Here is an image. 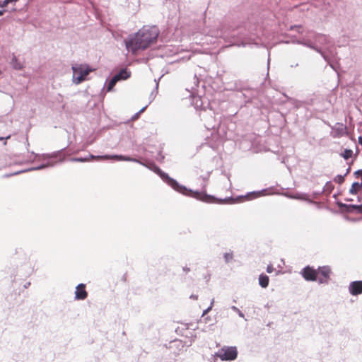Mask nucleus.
<instances>
[{
  "mask_svg": "<svg viewBox=\"0 0 362 362\" xmlns=\"http://www.w3.org/2000/svg\"><path fill=\"white\" fill-rule=\"evenodd\" d=\"M349 172H350V168L347 169L346 173V174H345L344 175H339L336 176V177H334V182H337V183H338V184H339V185L342 184V183L344 182V177H345L348 173H349Z\"/></svg>",
  "mask_w": 362,
  "mask_h": 362,
  "instance_id": "2eb2a0df",
  "label": "nucleus"
},
{
  "mask_svg": "<svg viewBox=\"0 0 362 362\" xmlns=\"http://www.w3.org/2000/svg\"><path fill=\"white\" fill-rule=\"evenodd\" d=\"M302 275L306 281H316L317 279V270L308 266L302 271Z\"/></svg>",
  "mask_w": 362,
  "mask_h": 362,
  "instance_id": "0eeeda50",
  "label": "nucleus"
},
{
  "mask_svg": "<svg viewBox=\"0 0 362 362\" xmlns=\"http://www.w3.org/2000/svg\"><path fill=\"white\" fill-rule=\"evenodd\" d=\"M331 269L328 266H324L319 267L317 270V279L320 284L327 283L329 279V275L331 274Z\"/></svg>",
  "mask_w": 362,
  "mask_h": 362,
  "instance_id": "39448f33",
  "label": "nucleus"
},
{
  "mask_svg": "<svg viewBox=\"0 0 362 362\" xmlns=\"http://www.w3.org/2000/svg\"><path fill=\"white\" fill-rule=\"evenodd\" d=\"M349 292L353 296H358L362 293V281H356L350 284Z\"/></svg>",
  "mask_w": 362,
  "mask_h": 362,
  "instance_id": "6e6552de",
  "label": "nucleus"
},
{
  "mask_svg": "<svg viewBox=\"0 0 362 362\" xmlns=\"http://www.w3.org/2000/svg\"><path fill=\"white\" fill-rule=\"evenodd\" d=\"M269 277L266 274H262L259 277V284L262 288H267L269 285Z\"/></svg>",
  "mask_w": 362,
  "mask_h": 362,
  "instance_id": "f8f14e48",
  "label": "nucleus"
},
{
  "mask_svg": "<svg viewBox=\"0 0 362 362\" xmlns=\"http://www.w3.org/2000/svg\"><path fill=\"white\" fill-rule=\"evenodd\" d=\"M119 80L117 79V77H115L114 76L109 82L108 83V86H107V91H110L113 88L114 86H115L116 83Z\"/></svg>",
  "mask_w": 362,
  "mask_h": 362,
  "instance_id": "dca6fc26",
  "label": "nucleus"
},
{
  "mask_svg": "<svg viewBox=\"0 0 362 362\" xmlns=\"http://www.w3.org/2000/svg\"><path fill=\"white\" fill-rule=\"evenodd\" d=\"M216 356L221 361H233L238 356L235 346H223L216 353Z\"/></svg>",
  "mask_w": 362,
  "mask_h": 362,
  "instance_id": "7ed1b4c3",
  "label": "nucleus"
},
{
  "mask_svg": "<svg viewBox=\"0 0 362 362\" xmlns=\"http://www.w3.org/2000/svg\"><path fill=\"white\" fill-rule=\"evenodd\" d=\"M274 268L273 267V266L272 264H269V265L267 266V272L268 273H272V272H274Z\"/></svg>",
  "mask_w": 362,
  "mask_h": 362,
  "instance_id": "412c9836",
  "label": "nucleus"
},
{
  "mask_svg": "<svg viewBox=\"0 0 362 362\" xmlns=\"http://www.w3.org/2000/svg\"><path fill=\"white\" fill-rule=\"evenodd\" d=\"M152 168H151L155 173H158V175H160L163 178L164 177H166L168 180V183L175 189H177L178 190V188L180 187L179 185H178V183L174 180L172 178H170L168 177V175H166L165 173H162L161 170L156 166L155 165H152Z\"/></svg>",
  "mask_w": 362,
  "mask_h": 362,
  "instance_id": "1a4fd4ad",
  "label": "nucleus"
},
{
  "mask_svg": "<svg viewBox=\"0 0 362 362\" xmlns=\"http://www.w3.org/2000/svg\"><path fill=\"white\" fill-rule=\"evenodd\" d=\"M233 255L230 252H227L224 255V259L226 262H229L230 261H231L233 259Z\"/></svg>",
  "mask_w": 362,
  "mask_h": 362,
  "instance_id": "a211bd4d",
  "label": "nucleus"
},
{
  "mask_svg": "<svg viewBox=\"0 0 362 362\" xmlns=\"http://www.w3.org/2000/svg\"><path fill=\"white\" fill-rule=\"evenodd\" d=\"M158 35L159 30L157 27H144L134 37L125 42L126 47L135 54L136 51L146 49L151 44L155 42Z\"/></svg>",
  "mask_w": 362,
  "mask_h": 362,
  "instance_id": "f257e3e1",
  "label": "nucleus"
},
{
  "mask_svg": "<svg viewBox=\"0 0 362 362\" xmlns=\"http://www.w3.org/2000/svg\"><path fill=\"white\" fill-rule=\"evenodd\" d=\"M210 310V308H209L207 310H206L204 313V314L206 313Z\"/></svg>",
  "mask_w": 362,
  "mask_h": 362,
  "instance_id": "bb28decb",
  "label": "nucleus"
},
{
  "mask_svg": "<svg viewBox=\"0 0 362 362\" xmlns=\"http://www.w3.org/2000/svg\"><path fill=\"white\" fill-rule=\"evenodd\" d=\"M361 187L362 183L354 182L349 189V192L351 194H356Z\"/></svg>",
  "mask_w": 362,
  "mask_h": 362,
  "instance_id": "ddd939ff",
  "label": "nucleus"
},
{
  "mask_svg": "<svg viewBox=\"0 0 362 362\" xmlns=\"http://www.w3.org/2000/svg\"><path fill=\"white\" fill-rule=\"evenodd\" d=\"M9 3H11L10 0L0 1V7H6Z\"/></svg>",
  "mask_w": 362,
  "mask_h": 362,
  "instance_id": "aec40b11",
  "label": "nucleus"
},
{
  "mask_svg": "<svg viewBox=\"0 0 362 362\" xmlns=\"http://www.w3.org/2000/svg\"><path fill=\"white\" fill-rule=\"evenodd\" d=\"M90 160V159L88 158H76L73 159V160L78 161V162H88Z\"/></svg>",
  "mask_w": 362,
  "mask_h": 362,
  "instance_id": "6ab92c4d",
  "label": "nucleus"
},
{
  "mask_svg": "<svg viewBox=\"0 0 362 362\" xmlns=\"http://www.w3.org/2000/svg\"><path fill=\"white\" fill-rule=\"evenodd\" d=\"M191 298H194V299H197V297L195 296H192Z\"/></svg>",
  "mask_w": 362,
  "mask_h": 362,
  "instance_id": "a878e982",
  "label": "nucleus"
},
{
  "mask_svg": "<svg viewBox=\"0 0 362 362\" xmlns=\"http://www.w3.org/2000/svg\"><path fill=\"white\" fill-rule=\"evenodd\" d=\"M130 72L127 69H122L115 76L117 77V79L119 80H125L130 77Z\"/></svg>",
  "mask_w": 362,
  "mask_h": 362,
  "instance_id": "9b49d317",
  "label": "nucleus"
},
{
  "mask_svg": "<svg viewBox=\"0 0 362 362\" xmlns=\"http://www.w3.org/2000/svg\"><path fill=\"white\" fill-rule=\"evenodd\" d=\"M326 187H327V189H333V185H332V184L331 182H327L326 184Z\"/></svg>",
  "mask_w": 362,
  "mask_h": 362,
  "instance_id": "4be33fe9",
  "label": "nucleus"
},
{
  "mask_svg": "<svg viewBox=\"0 0 362 362\" xmlns=\"http://www.w3.org/2000/svg\"><path fill=\"white\" fill-rule=\"evenodd\" d=\"M88 293L86 291V285L80 284L76 286L75 291V298L77 300H84L87 298Z\"/></svg>",
  "mask_w": 362,
  "mask_h": 362,
  "instance_id": "9d476101",
  "label": "nucleus"
},
{
  "mask_svg": "<svg viewBox=\"0 0 362 362\" xmlns=\"http://www.w3.org/2000/svg\"><path fill=\"white\" fill-rule=\"evenodd\" d=\"M11 2L17 1L18 0H10Z\"/></svg>",
  "mask_w": 362,
  "mask_h": 362,
  "instance_id": "cd10ccee",
  "label": "nucleus"
},
{
  "mask_svg": "<svg viewBox=\"0 0 362 362\" xmlns=\"http://www.w3.org/2000/svg\"><path fill=\"white\" fill-rule=\"evenodd\" d=\"M91 160H125V161H136V159L131 158L129 157H126L122 155H114V156H93L91 155L90 156Z\"/></svg>",
  "mask_w": 362,
  "mask_h": 362,
  "instance_id": "423d86ee",
  "label": "nucleus"
},
{
  "mask_svg": "<svg viewBox=\"0 0 362 362\" xmlns=\"http://www.w3.org/2000/svg\"><path fill=\"white\" fill-rule=\"evenodd\" d=\"M348 211L349 212L356 211L359 214H362V205H349Z\"/></svg>",
  "mask_w": 362,
  "mask_h": 362,
  "instance_id": "4468645a",
  "label": "nucleus"
},
{
  "mask_svg": "<svg viewBox=\"0 0 362 362\" xmlns=\"http://www.w3.org/2000/svg\"><path fill=\"white\" fill-rule=\"evenodd\" d=\"M4 13V11H0V16H2Z\"/></svg>",
  "mask_w": 362,
  "mask_h": 362,
  "instance_id": "393cba45",
  "label": "nucleus"
},
{
  "mask_svg": "<svg viewBox=\"0 0 362 362\" xmlns=\"http://www.w3.org/2000/svg\"><path fill=\"white\" fill-rule=\"evenodd\" d=\"M13 66L16 69H22V66L20 64H13Z\"/></svg>",
  "mask_w": 362,
  "mask_h": 362,
  "instance_id": "5701e85b",
  "label": "nucleus"
},
{
  "mask_svg": "<svg viewBox=\"0 0 362 362\" xmlns=\"http://www.w3.org/2000/svg\"><path fill=\"white\" fill-rule=\"evenodd\" d=\"M10 137H11L10 135L7 136L6 137H0V141L4 140V139H6V140L8 139H10Z\"/></svg>",
  "mask_w": 362,
  "mask_h": 362,
  "instance_id": "b1692460",
  "label": "nucleus"
},
{
  "mask_svg": "<svg viewBox=\"0 0 362 362\" xmlns=\"http://www.w3.org/2000/svg\"><path fill=\"white\" fill-rule=\"evenodd\" d=\"M1 74V71H0V75Z\"/></svg>",
  "mask_w": 362,
  "mask_h": 362,
  "instance_id": "c85d7f7f",
  "label": "nucleus"
},
{
  "mask_svg": "<svg viewBox=\"0 0 362 362\" xmlns=\"http://www.w3.org/2000/svg\"><path fill=\"white\" fill-rule=\"evenodd\" d=\"M190 194L194 198H196L197 199L207 202V203H218V204H223L227 203V199H218L216 197L208 195L204 192H190Z\"/></svg>",
  "mask_w": 362,
  "mask_h": 362,
  "instance_id": "20e7f679",
  "label": "nucleus"
},
{
  "mask_svg": "<svg viewBox=\"0 0 362 362\" xmlns=\"http://www.w3.org/2000/svg\"><path fill=\"white\" fill-rule=\"evenodd\" d=\"M74 72L73 81L76 84H79L85 81L86 77L93 70L87 64H79L72 66Z\"/></svg>",
  "mask_w": 362,
  "mask_h": 362,
  "instance_id": "f03ea898",
  "label": "nucleus"
},
{
  "mask_svg": "<svg viewBox=\"0 0 362 362\" xmlns=\"http://www.w3.org/2000/svg\"><path fill=\"white\" fill-rule=\"evenodd\" d=\"M352 155H353V151L352 150H350V149H345L344 151L343 152V153L341 154V156L346 159V160H348L349 158H350L351 157H352Z\"/></svg>",
  "mask_w": 362,
  "mask_h": 362,
  "instance_id": "f3484780",
  "label": "nucleus"
}]
</instances>
